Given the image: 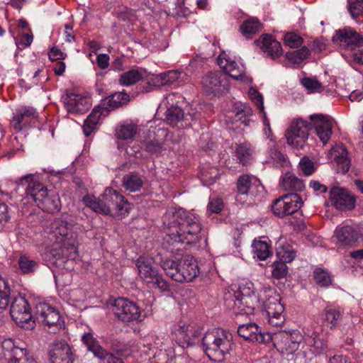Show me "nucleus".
Returning <instances> with one entry per match:
<instances>
[{
	"label": "nucleus",
	"instance_id": "412c9836",
	"mask_svg": "<svg viewBox=\"0 0 363 363\" xmlns=\"http://www.w3.org/2000/svg\"><path fill=\"white\" fill-rule=\"evenodd\" d=\"M333 238L341 246L352 247L358 241L359 234L352 225L342 223L335 228Z\"/></svg>",
	"mask_w": 363,
	"mask_h": 363
},
{
	"label": "nucleus",
	"instance_id": "a19ab883",
	"mask_svg": "<svg viewBox=\"0 0 363 363\" xmlns=\"http://www.w3.org/2000/svg\"><path fill=\"white\" fill-rule=\"evenodd\" d=\"M261 29L262 25L259 21L255 18L247 19L240 27L242 35L247 38H250L252 35L259 32Z\"/></svg>",
	"mask_w": 363,
	"mask_h": 363
},
{
	"label": "nucleus",
	"instance_id": "338daca9",
	"mask_svg": "<svg viewBox=\"0 0 363 363\" xmlns=\"http://www.w3.org/2000/svg\"><path fill=\"white\" fill-rule=\"evenodd\" d=\"M126 153L128 155L133 157L136 159L141 158L143 156L139 145H133L128 147L126 149Z\"/></svg>",
	"mask_w": 363,
	"mask_h": 363
},
{
	"label": "nucleus",
	"instance_id": "f257e3e1",
	"mask_svg": "<svg viewBox=\"0 0 363 363\" xmlns=\"http://www.w3.org/2000/svg\"><path fill=\"white\" fill-rule=\"evenodd\" d=\"M253 284L247 283L233 294L225 297V304L236 315H253L256 308H262L267 314L269 324L273 327L281 326L285 321L284 307L274 290L264 289L258 295L252 289Z\"/></svg>",
	"mask_w": 363,
	"mask_h": 363
},
{
	"label": "nucleus",
	"instance_id": "a211bd4d",
	"mask_svg": "<svg viewBox=\"0 0 363 363\" xmlns=\"http://www.w3.org/2000/svg\"><path fill=\"white\" fill-rule=\"evenodd\" d=\"M311 125L315 130L320 140L325 145L331 138L333 133V120L327 115L322 113L310 116Z\"/></svg>",
	"mask_w": 363,
	"mask_h": 363
},
{
	"label": "nucleus",
	"instance_id": "0eeeda50",
	"mask_svg": "<svg viewBox=\"0 0 363 363\" xmlns=\"http://www.w3.org/2000/svg\"><path fill=\"white\" fill-rule=\"evenodd\" d=\"M302 340L303 336L298 330L267 333V342L272 341L276 349L284 354H293L298 350Z\"/></svg>",
	"mask_w": 363,
	"mask_h": 363
},
{
	"label": "nucleus",
	"instance_id": "9b49d317",
	"mask_svg": "<svg viewBox=\"0 0 363 363\" xmlns=\"http://www.w3.org/2000/svg\"><path fill=\"white\" fill-rule=\"evenodd\" d=\"M10 313L14 322L21 328L31 329L34 326L30 308L27 300L22 296L15 297L11 303Z\"/></svg>",
	"mask_w": 363,
	"mask_h": 363
},
{
	"label": "nucleus",
	"instance_id": "603ef678",
	"mask_svg": "<svg viewBox=\"0 0 363 363\" xmlns=\"http://www.w3.org/2000/svg\"><path fill=\"white\" fill-rule=\"evenodd\" d=\"M348 11L353 18L363 12V0H348Z\"/></svg>",
	"mask_w": 363,
	"mask_h": 363
},
{
	"label": "nucleus",
	"instance_id": "473e14b6",
	"mask_svg": "<svg viewBox=\"0 0 363 363\" xmlns=\"http://www.w3.org/2000/svg\"><path fill=\"white\" fill-rule=\"evenodd\" d=\"M248 96L252 102L257 106L262 114L265 135L270 139V140H273V138L271 137L272 130L270 128L269 121L267 118L266 113L264 111V99L262 95L254 87H250L248 91Z\"/></svg>",
	"mask_w": 363,
	"mask_h": 363
},
{
	"label": "nucleus",
	"instance_id": "4c0bfd02",
	"mask_svg": "<svg viewBox=\"0 0 363 363\" xmlns=\"http://www.w3.org/2000/svg\"><path fill=\"white\" fill-rule=\"evenodd\" d=\"M257 182V179L254 177L247 174L240 176L237 182L238 191V194L236 197L237 201L244 202L245 198L242 197L247 195L252 184H255Z\"/></svg>",
	"mask_w": 363,
	"mask_h": 363
},
{
	"label": "nucleus",
	"instance_id": "4be33fe9",
	"mask_svg": "<svg viewBox=\"0 0 363 363\" xmlns=\"http://www.w3.org/2000/svg\"><path fill=\"white\" fill-rule=\"evenodd\" d=\"M199 273L196 260L191 255H184L180 259L179 273L176 276V281H191Z\"/></svg>",
	"mask_w": 363,
	"mask_h": 363
},
{
	"label": "nucleus",
	"instance_id": "6e6d98bb",
	"mask_svg": "<svg viewBox=\"0 0 363 363\" xmlns=\"http://www.w3.org/2000/svg\"><path fill=\"white\" fill-rule=\"evenodd\" d=\"M299 168L306 176L311 175L315 170L313 162L306 157L299 162Z\"/></svg>",
	"mask_w": 363,
	"mask_h": 363
},
{
	"label": "nucleus",
	"instance_id": "f03ea898",
	"mask_svg": "<svg viewBox=\"0 0 363 363\" xmlns=\"http://www.w3.org/2000/svg\"><path fill=\"white\" fill-rule=\"evenodd\" d=\"M75 222L68 218L61 217L47 222L44 231L48 239L54 242L48 249L49 259L57 267L71 270L77 252V230Z\"/></svg>",
	"mask_w": 363,
	"mask_h": 363
},
{
	"label": "nucleus",
	"instance_id": "f3484780",
	"mask_svg": "<svg viewBox=\"0 0 363 363\" xmlns=\"http://www.w3.org/2000/svg\"><path fill=\"white\" fill-rule=\"evenodd\" d=\"M329 201L340 211H350L355 206L354 196L346 189L333 186L329 191Z\"/></svg>",
	"mask_w": 363,
	"mask_h": 363
},
{
	"label": "nucleus",
	"instance_id": "20e7f679",
	"mask_svg": "<svg viewBox=\"0 0 363 363\" xmlns=\"http://www.w3.org/2000/svg\"><path fill=\"white\" fill-rule=\"evenodd\" d=\"M82 201L86 207L103 215L124 216L131 209V204L124 196L110 187L106 188L99 198L88 194Z\"/></svg>",
	"mask_w": 363,
	"mask_h": 363
},
{
	"label": "nucleus",
	"instance_id": "680f3d73",
	"mask_svg": "<svg viewBox=\"0 0 363 363\" xmlns=\"http://www.w3.org/2000/svg\"><path fill=\"white\" fill-rule=\"evenodd\" d=\"M67 57V54L63 52L60 48L57 47H53L50 49L49 52V58L52 61H57L65 59Z\"/></svg>",
	"mask_w": 363,
	"mask_h": 363
},
{
	"label": "nucleus",
	"instance_id": "dca6fc26",
	"mask_svg": "<svg viewBox=\"0 0 363 363\" xmlns=\"http://www.w3.org/2000/svg\"><path fill=\"white\" fill-rule=\"evenodd\" d=\"M202 86L208 94L219 96L229 89L228 78L220 72H210L202 79Z\"/></svg>",
	"mask_w": 363,
	"mask_h": 363
},
{
	"label": "nucleus",
	"instance_id": "79ce46f5",
	"mask_svg": "<svg viewBox=\"0 0 363 363\" xmlns=\"http://www.w3.org/2000/svg\"><path fill=\"white\" fill-rule=\"evenodd\" d=\"M281 185L286 191H301L304 188L303 181L294 175H286L282 179Z\"/></svg>",
	"mask_w": 363,
	"mask_h": 363
},
{
	"label": "nucleus",
	"instance_id": "423d86ee",
	"mask_svg": "<svg viewBox=\"0 0 363 363\" xmlns=\"http://www.w3.org/2000/svg\"><path fill=\"white\" fill-rule=\"evenodd\" d=\"M129 100V95L125 91L116 92L104 99L85 120L83 125L84 135L89 136L96 128L102 116H106L109 111L126 104Z\"/></svg>",
	"mask_w": 363,
	"mask_h": 363
},
{
	"label": "nucleus",
	"instance_id": "864d4df0",
	"mask_svg": "<svg viewBox=\"0 0 363 363\" xmlns=\"http://www.w3.org/2000/svg\"><path fill=\"white\" fill-rule=\"evenodd\" d=\"M147 345L150 353L155 357L162 350L163 343L159 337H151L147 340Z\"/></svg>",
	"mask_w": 363,
	"mask_h": 363
},
{
	"label": "nucleus",
	"instance_id": "a18cd8bd",
	"mask_svg": "<svg viewBox=\"0 0 363 363\" xmlns=\"http://www.w3.org/2000/svg\"><path fill=\"white\" fill-rule=\"evenodd\" d=\"M252 247L254 255L260 260H265L270 255L269 245L266 241L255 240Z\"/></svg>",
	"mask_w": 363,
	"mask_h": 363
},
{
	"label": "nucleus",
	"instance_id": "69168bd1",
	"mask_svg": "<svg viewBox=\"0 0 363 363\" xmlns=\"http://www.w3.org/2000/svg\"><path fill=\"white\" fill-rule=\"evenodd\" d=\"M153 284L156 285V286L161 291H165L168 290L169 285L167 282L162 278L161 275L157 274L155 279H154V281H152Z\"/></svg>",
	"mask_w": 363,
	"mask_h": 363
},
{
	"label": "nucleus",
	"instance_id": "052dcab7",
	"mask_svg": "<svg viewBox=\"0 0 363 363\" xmlns=\"http://www.w3.org/2000/svg\"><path fill=\"white\" fill-rule=\"evenodd\" d=\"M223 204L220 199H212L208 204V211L211 213H218L223 209Z\"/></svg>",
	"mask_w": 363,
	"mask_h": 363
},
{
	"label": "nucleus",
	"instance_id": "72a5a7b5",
	"mask_svg": "<svg viewBox=\"0 0 363 363\" xmlns=\"http://www.w3.org/2000/svg\"><path fill=\"white\" fill-rule=\"evenodd\" d=\"M342 319V311L336 307L327 306L322 314L323 323L331 330L336 328Z\"/></svg>",
	"mask_w": 363,
	"mask_h": 363
},
{
	"label": "nucleus",
	"instance_id": "e2e57ef3",
	"mask_svg": "<svg viewBox=\"0 0 363 363\" xmlns=\"http://www.w3.org/2000/svg\"><path fill=\"white\" fill-rule=\"evenodd\" d=\"M9 218L8 206L4 203H0V230L9 221Z\"/></svg>",
	"mask_w": 363,
	"mask_h": 363
},
{
	"label": "nucleus",
	"instance_id": "13d9d810",
	"mask_svg": "<svg viewBox=\"0 0 363 363\" xmlns=\"http://www.w3.org/2000/svg\"><path fill=\"white\" fill-rule=\"evenodd\" d=\"M252 116V110L250 107L245 106L244 108L236 114L238 120L245 125H249L251 121L250 117Z\"/></svg>",
	"mask_w": 363,
	"mask_h": 363
},
{
	"label": "nucleus",
	"instance_id": "2f4dec72",
	"mask_svg": "<svg viewBox=\"0 0 363 363\" xmlns=\"http://www.w3.org/2000/svg\"><path fill=\"white\" fill-rule=\"evenodd\" d=\"M82 342L87 347L88 350L91 351L94 355L100 359L103 363H107L112 359V354L108 352L101 346H100L91 333H84L82 337Z\"/></svg>",
	"mask_w": 363,
	"mask_h": 363
},
{
	"label": "nucleus",
	"instance_id": "ea45409f",
	"mask_svg": "<svg viewBox=\"0 0 363 363\" xmlns=\"http://www.w3.org/2000/svg\"><path fill=\"white\" fill-rule=\"evenodd\" d=\"M122 185L126 191L135 192L141 189L143 180L137 174H128L123 177Z\"/></svg>",
	"mask_w": 363,
	"mask_h": 363
},
{
	"label": "nucleus",
	"instance_id": "f704fd0d",
	"mask_svg": "<svg viewBox=\"0 0 363 363\" xmlns=\"http://www.w3.org/2000/svg\"><path fill=\"white\" fill-rule=\"evenodd\" d=\"M37 206L43 211L53 213L60 209V200L59 196L55 192L48 191L38 203Z\"/></svg>",
	"mask_w": 363,
	"mask_h": 363
},
{
	"label": "nucleus",
	"instance_id": "4d7b16f0",
	"mask_svg": "<svg viewBox=\"0 0 363 363\" xmlns=\"http://www.w3.org/2000/svg\"><path fill=\"white\" fill-rule=\"evenodd\" d=\"M302 85L311 92H320L322 90L320 83L316 79L311 78H304L301 81Z\"/></svg>",
	"mask_w": 363,
	"mask_h": 363
},
{
	"label": "nucleus",
	"instance_id": "5fc2aeb1",
	"mask_svg": "<svg viewBox=\"0 0 363 363\" xmlns=\"http://www.w3.org/2000/svg\"><path fill=\"white\" fill-rule=\"evenodd\" d=\"M284 40L285 45L291 48H298L303 43L302 38L294 33H286Z\"/></svg>",
	"mask_w": 363,
	"mask_h": 363
},
{
	"label": "nucleus",
	"instance_id": "c03bdc74",
	"mask_svg": "<svg viewBox=\"0 0 363 363\" xmlns=\"http://www.w3.org/2000/svg\"><path fill=\"white\" fill-rule=\"evenodd\" d=\"M183 110L178 106H171L166 111V120L167 123L172 126L178 125L184 119Z\"/></svg>",
	"mask_w": 363,
	"mask_h": 363
},
{
	"label": "nucleus",
	"instance_id": "393cba45",
	"mask_svg": "<svg viewBox=\"0 0 363 363\" xmlns=\"http://www.w3.org/2000/svg\"><path fill=\"white\" fill-rule=\"evenodd\" d=\"M255 43L264 54L272 59L279 57L283 53L281 43L272 35H262Z\"/></svg>",
	"mask_w": 363,
	"mask_h": 363
},
{
	"label": "nucleus",
	"instance_id": "ddd939ff",
	"mask_svg": "<svg viewBox=\"0 0 363 363\" xmlns=\"http://www.w3.org/2000/svg\"><path fill=\"white\" fill-rule=\"evenodd\" d=\"M311 128V123L303 118L293 121L286 134L288 144L296 147L302 146L308 138Z\"/></svg>",
	"mask_w": 363,
	"mask_h": 363
},
{
	"label": "nucleus",
	"instance_id": "2eb2a0df",
	"mask_svg": "<svg viewBox=\"0 0 363 363\" xmlns=\"http://www.w3.org/2000/svg\"><path fill=\"white\" fill-rule=\"evenodd\" d=\"M17 186H26V195L37 205L48 192L47 187L43 184L37 175L27 174L21 177L16 182Z\"/></svg>",
	"mask_w": 363,
	"mask_h": 363
},
{
	"label": "nucleus",
	"instance_id": "6e6552de",
	"mask_svg": "<svg viewBox=\"0 0 363 363\" xmlns=\"http://www.w3.org/2000/svg\"><path fill=\"white\" fill-rule=\"evenodd\" d=\"M1 357L6 363H37L28 350L11 338L1 342Z\"/></svg>",
	"mask_w": 363,
	"mask_h": 363
},
{
	"label": "nucleus",
	"instance_id": "bb28decb",
	"mask_svg": "<svg viewBox=\"0 0 363 363\" xmlns=\"http://www.w3.org/2000/svg\"><path fill=\"white\" fill-rule=\"evenodd\" d=\"M328 158L337 165L339 172L345 174L350 167V159L348 152L342 144H336L328 152Z\"/></svg>",
	"mask_w": 363,
	"mask_h": 363
},
{
	"label": "nucleus",
	"instance_id": "bf43d9fd",
	"mask_svg": "<svg viewBox=\"0 0 363 363\" xmlns=\"http://www.w3.org/2000/svg\"><path fill=\"white\" fill-rule=\"evenodd\" d=\"M288 267L284 262H275L272 271V275L274 278L281 279L287 274Z\"/></svg>",
	"mask_w": 363,
	"mask_h": 363
},
{
	"label": "nucleus",
	"instance_id": "9d476101",
	"mask_svg": "<svg viewBox=\"0 0 363 363\" xmlns=\"http://www.w3.org/2000/svg\"><path fill=\"white\" fill-rule=\"evenodd\" d=\"M36 319L48 326V331L56 333L63 328L65 323L58 311L47 303H39L35 307Z\"/></svg>",
	"mask_w": 363,
	"mask_h": 363
},
{
	"label": "nucleus",
	"instance_id": "5701e85b",
	"mask_svg": "<svg viewBox=\"0 0 363 363\" xmlns=\"http://www.w3.org/2000/svg\"><path fill=\"white\" fill-rule=\"evenodd\" d=\"M149 78L151 82V89H152V87H159L174 84L178 86L181 85L186 79V74L184 72L171 70L160 74H150Z\"/></svg>",
	"mask_w": 363,
	"mask_h": 363
},
{
	"label": "nucleus",
	"instance_id": "09e8293b",
	"mask_svg": "<svg viewBox=\"0 0 363 363\" xmlns=\"http://www.w3.org/2000/svg\"><path fill=\"white\" fill-rule=\"evenodd\" d=\"M269 157L271 158L269 162L277 167H284L288 164V161L286 160L284 155L276 148H272L269 150Z\"/></svg>",
	"mask_w": 363,
	"mask_h": 363
},
{
	"label": "nucleus",
	"instance_id": "f8f14e48",
	"mask_svg": "<svg viewBox=\"0 0 363 363\" xmlns=\"http://www.w3.org/2000/svg\"><path fill=\"white\" fill-rule=\"evenodd\" d=\"M217 63L225 76L228 75L233 79L240 80L246 84L252 82L251 78L245 74L244 65L238 64L226 52H223L220 54Z\"/></svg>",
	"mask_w": 363,
	"mask_h": 363
},
{
	"label": "nucleus",
	"instance_id": "3c124183",
	"mask_svg": "<svg viewBox=\"0 0 363 363\" xmlns=\"http://www.w3.org/2000/svg\"><path fill=\"white\" fill-rule=\"evenodd\" d=\"M19 268L23 273H30L36 269L38 262L28 259L27 257H21L18 259Z\"/></svg>",
	"mask_w": 363,
	"mask_h": 363
},
{
	"label": "nucleus",
	"instance_id": "e433bc0d",
	"mask_svg": "<svg viewBox=\"0 0 363 363\" xmlns=\"http://www.w3.org/2000/svg\"><path fill=\"white\" fill-rule=\"evenodd\" d=\"M138 132V125L131 121H125L118 124L116 128V136L120 140L133 139Z\"/></svg>",
	"mask_w": 363,
	"mask_h": 363
},
{
	"label": "nucleus",
	"instance_id": "49530a36",
	"mask_svg": "<svg viewBox=\"0 0 363 363\" xmlns=\"http://www.w3.org/2000/svg\"><path fill=\"white\" fill-rule=\"evenodd\" d=\"M309 55V49L303 46L298 50L286 52V58L291 63L298 65L306 60Z\"/></svg>",
	"mask_w": 363,
	"mask_h": 363
},
{
	"label": "nucleus",
	"instance_id": "774afa93",
	"mask_svg": "<svg viewBox=\"0 0 363 363\" xmlns=\"http://www.w3.org/2000/svg\"><path fill=\"white\" fill-rule=\"evenodd\" d=\"M96 62L101 69H106L109 65V56L106 54H100L96 57Z\"/></svg>",
	"mask_w": 363,
	"mask_h": 363
},
{
	"label": "nucleus",
	"instance_id": "aec40b11",
	"mask_svg": "<svg viewBox=\"0 0 363 363\" xmlns=\"http://www.w3.org/2000/svg\"><path fill=\"white\" fill-rule=\"evenodd\" d=\"M63 103L66 110L70 113L83 114L91 106L90 99L86 96L72 91H67L63 96Z\"/></svg>",
	"mask_w": 363,
	"mask_h": 363
},
{
	"label": "nucleus",
	"instance_id": "7c9ffc66",
	"mask_svg": "<svg viewBox=\"0 0 363 363\" xmlns=\"http://www.w3.org/2000/svg\"><path fill=\"white\" fill-rule=\"evenodd\" d=\"M336 39L342 46L352 49L363 45V38L350 28L340 30L336 33Z\"/></svg>",
	"mask_w": 363,
	"mask_h": 363
},
{
	"label": "nucleus",
	"instance_id": "7ed1b4c3",
	"mask_svg": "<svg viewBox=\"0 0 363 363\" xmlns=\"http://www.w3.org/2000/svg\"><path fill=\"white\" fill-rule=\"evenodd\" d=\"M169 232L164 237L162 246L170 252L182 249V245L197 243L201 239V225L199 217L182 208H172L162 217Z\"/></svg>",
	"mask_w": 363,
	"mask_h": 363
},
{
	"label": "nucleus",
	"instance_id": "4468645a",
	"mask_svg": "<svg viewBox=\"0 0 363 363\" xmlns=\"http://www.w3.org/2000/svg\"><path fill=\"white\" fill-rule=\"evenodd\" d=\"M302 203V199L298 194H288L277 199L272 206V209L277 216L284 217L296 212Z\"/></svg>",
	"mask_w": 363,
	"mask_h": 363
},
{
	"label": "nucleus",
	"instance_id": "c756f323",
	"mask_svg": "<svg viewBox=\"0 0 363 363\" xmlns=\"http://www.w3.org/2000/svg\"><path fill=\"white\" fill-rule=\"evenodd\" d=\"M172 330L182 347L185 345L189 347L195 342L194 334L191 325L179 322L172 326Z\"/></svg>",
	"mask_w": 363,
	"mask_h": 363
},
{
	"label": "nucleus",
	"instance_id": "39448f33",
	"mask_svg": "<svg viewBox=\"0 0 363 363\" xmlns=\"http://www.w3.org/2000/svg\"><path fill=\"white\" fill-rule=\"evenodd\" d=\"M202 346L210 359L221 362L225 359L233 348V335L225 330L213 328L204 334Z\"/></svg>",
	"mask_w": 363,
	"mask_h": 363
},
{
	"label": "nucleus",
	"instance_id": "de8ad7c7",
	"mask_svg": "<svg viewBox=\"0 0 363 363\" xmlns=\"http://www.w3.org/2000/svg\"><path fill=\"white\" fill-rule=\"evenodd\" d=\"M161 267L168 277L176 281V276L179 273L180 261L177 262L167 259L161 262Z\"/></svg>",
	"mask_w": 363,
	"mask_h": 363
},
{
	"label": "nucleus",
	"instance_id": "cd10ccee",
	"mask_svg": "<svg viewBox=\"0 0 363 363\" xmlns=\"http://www.w3.org/2000/svg\"><path fill=\"white\" fill-rule=\"evenodd\" d=\"M138 276L146 284L152 283L158 274L151 257H140L136 261Z\"/></svg>",
	"mask_w": 363,
	"mask_h": 363
},
{
	"label": "nucleus",
	"instance_id": "1a4fd4ad",
	"mask_svg": "<svg viewBox=\"0 0 363 363\" xmlns=\"http://www.w3.org/2000/svg\"><path fill=\"white\" fill-rule=\"evenodd\" d=\"M113 314L122 322H140L145 315L141 308L134 302L124 298L115 299L111 304Z\"/></svg>",
	"mask_w": 363,
	"mask_h": 363
},
{
	"label": "nucleus",
	"instance_id": "37998d69",
	"mask_svg": "<svg viewBox=\"0 0 363 363\" xmlns=\"http://www.w3.org/2000/svg\"><path fill=\"white\" fill-rule=\"evenodd\" d=\"M11 291L9 281L0 277V310L6 309L9 306Z\"/></svg>",
	"mask_w": 363,
	"mask_h": 363
},
{
	"label": "nucleus",
	"instance_id": "c9c22d12",
	"mask_svg": "<svg viewBox=\"0 0 363 363\" xmlns=\"http://www.w3.org/2000/svg\"><path fill=\"white\" fill-rule=\"evenodd\" d=\"M38 117L36 110L30 106H23L16 110L11 121L14 129L20 131L22 129L21 123L26 118L33 119Z\"/></svg>",
	"mask_w": 363,
	"mask_h": 363
},
{
	"label": "nucleus",
	"instance_id": "a878e982",
	"mask_svg": "<svg viewBox=\"0 0 363 363\" xmlns=\"http://www.w3.org/2000/svg\"><path fill=\"white\" fill-rule=\"evenodd\" d=\"M50 363H73L72 352L65 342H55L49 351Z\"/></svg>",
	"mask_w": 363,
	"mask_h": 363
},
{
	"label": "nucleus",
	"instance_id": "6ab92c4d",
	"mask_svg": "<svg viewBox=\"0 0 363 363\" xmlns=\"http://www.w3.org/2000/svg\"><path fill=\"white\" fill-rule=\"evenodd\" d=\"M305 337L301 341V350L306 354L311 353L313 355L323 354L328 347L325 340L320 337L317 331H311L308 329L304 331Z\"/></svg>",
	"mask_w": 363,
	"mask_h": 363
},
{
	"label": "nucleus",
	"instance_id": "8fccbe9b",
	"mask_svg": "<svg viewBox=\"0 0 363 363\" xmlns=\"http://www.w3.org/2000/svg\"><path fill=\"white\" fill-rule=\"evenodd\" d=\"M314 279L315 282L321 286H328L331 284L332 279L330 274L322 269L314 270Z\"/></svg>",
	"mask_w": 363,
	"mask_h": 363
},
{
	"label": "nucleus",
	"instance_id": "c85d7f7f",
	"mask_svg": "<svg viewBox=\"0 0 363 363\" xmlns=\"http://www.w3.org/2000/svg\"><path fill=\"white\" fill-rule=\"evenodd\" d=\"M238 333L245 340L260 343L267 342V333H262L255 323H249L240 325L238 328Z\"/></svg>",
	"mask_w": 363,
	"mask_h": 363
},
{
	"label": "nucleus",
	"instance_id": "58836bf2",
	"mask_svg": "<svg viewBox=\"0 0 363 363\" xmlns=\"http://www.w3.org/2000/svg\"><path fill=\"white\" fill-rule=\"evenodd\" d=\"M235 154L242 164H250L254 158V150L249 143H243L237 145Z\"/></svg>",
	"mask_w": 363,
	"mask_h": 363
},
{
	"label": "nucleus",
	"instance_id": "0e129e2a",
	"mask_svg": "<svg viewBox=\"0 0 363 363\" xmlns=\"http://www.w3.org/2000/svg\"><path fill=\"white\" fill-rule=\"evenodd\" d=\"M145 147L147 151L151 153L160 152L161 150L160 143L158 140H155L146 141Z\"/></svg>",
	"mask_w": 363,
	"mask_h": 363
},
{
	"label": "nucleus",
	"instance_id": "b1692460",
	"mask_svg": "<svg viewBox=\"0 0 363 363\" xmlns=\"http://www.w3.org/2000/svg\"><path fill=\"white\" fill-rule=\"evenodd\" d=\"M150 75V74L147 73L145 69L135 67L127 72L122 73L120 75L118 82L121 86H129L135 84L140 80L145 81L148 85V86L145 89V91L148 92L152 90L150 83L151 82L149 78Z\"/></svg>",
	"mask_w": 363,
	"mask_h": 363
}]
</instances>
